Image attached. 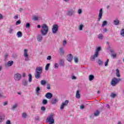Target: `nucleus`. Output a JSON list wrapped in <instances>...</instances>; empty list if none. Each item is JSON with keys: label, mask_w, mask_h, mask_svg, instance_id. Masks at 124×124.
<instances>
[{"label": "nucleus", "mask_w": 124, "mask_h": 124, "mask_svg": "<svg viewBox=\"0 0 124 124\" xmlns=\"http://www.w3.org/2000/svg\"><path fill=\"white\" fill-rule=\"evenodd\" d=\"M28 77V81L29 82V83H31V81H32V76H31V74H29Z\"/></svg>", "instance_id": "obj_22"}, {"label": "nucleus", "mask_w": 124, "mask_h": 124, "mask_svg": "<svg viewBox=\"0 0 124 124\" xmlns=\"http://www.w3.org/2000/svg\"><path fill=\"white\" fill-rule=\"evenodd\" d=\"M104 31H105V32H106L107 31V29L106 28H105L104 29Z\"/></svg>", "instance_id": "obj_62"}, {"label": "nucleus", "mask_w": 124, "mask_h": 124, "mask_svg": "<svg viewBox=\"0 0 124 124\" xmlns=\"http://www.w3.org/2000/svg\"><path fill=\"white\" fill-rule=\"evenodd\" d=\"M13 64V61H10L8 62L7 63V66H12V65Z\"/></svg>", "instance_id": "obj_29"}, {"label": "nucleus", "mask_w": 124, "mask_h": 124, "mask_svg": "<svg viewBox=\"0 0 124 124\" xmlns=\"http://www.w3.org/2000/svg\"><path fill=\"white\" fill-rule=\"evenodd\" d=\"M99 114H100V112L98 110H97L94 112L93 115L94 117H97L99 116Z\"/></svg>", "instance_id": "obj_20"}, {"label": "nucleus", "mask_w": 124, "mask_h": 124, "mask_svg": "<svg viewBox=\"0 0 124 124\" xmlns=\"http://www.w3.org/2000/svg\"><path fill=\"white\" fill-rule=\"evenodd\" d=\"M69 102V101H68V100H65L64 102H62L60 106L61 110H63L64 107H65V106H67Z\"/></svg>", "instance_id": "obj_10"}, {"label": "nucleus", "mask_w": 124, "mask_h": 124, "mask_svg": "<svg viewBox=\"0 0 124 124\" xmlns=\"http://www.w3.org/2000/svg\"><path fill=\"white\" fill-rule=\"evenodd\" d=\"M58 101H59L58 99L54 98V99L51 100V103L52 104H56L57 103V102H58Z\"/></svg>", "instance_id": "obj_21"}, {"label": "nucleus", "mask_w": 124, "mask_h": 124, "mask_svg": "<svg viewBox=\"0 0 124 124\" xmlns=\"http://www.w3.org/2000/svg\"><path fill=\"white\" fill-rule=\"evenodd\" d=\"M107 108H109L110 107L109 106V105L107 104Z\"/></svg>", "instance_id": "obj_64"}, {"label": "nucleus", "mask_w": 124, "mask_h": 124, "mask_svg": "<svg viewBox=\"0 0 124 124\" xmlns=\"http://www.w3.org/2000/svg\"><path fill=\"white\" fill-rule=\"evenodd\" d=\"M39 91H40V88L39 87H37V88L36 89V93L37 95L39 94Z\"/></svg>", "instance_id": "obj_36"}, {"label": "nucleus", "mask_w": 124, "mask_h": 124, "mask_svg": "<svg viewBox=\"0 0 124 124\" xmlns=\"http://www.w3.org/2000/svg\"><path fill=\"white\" fill-rule=\"evenodd\" d=\"M74 10L71 9L68 10L67 12V15H68V16H72L74 14Z\"/></svg>", "instance_id": "obj_13"}, {"label": "nucleus", "mask_w": 124, "mask_h": 124, "mask_svg": "<svg viewBox=\"0 0 124 124\" xmlns=\"http://www.w3.org/2000/svg\"><path fill=\"white\" fill-rule=\"evenodd\" d=\"M108 62H109V59H107L106 62H105V66H107V65H108Z\"/></svg>", "instance_id": "obj_46"}, {"label": "nucleus", "mask_w": 124, "mask_h": 124, "mask_svg": "<svg viewBox=\"0 0 124 124\" xmlns=\"http://www.w3.org/2000/svg\"><path fill=\"white\" fill-rule=\"evenodd\" d=\"M41 110H42V111H45V110H46V108L44 107H42L41 108Z\"/></svg>", "instance_id": "obj_54"}, {"label": "nucleus", "mask_w": 124, "mask_h": 124, "mask_svg": "<svg viewBox=\"0 0 124 124\" xmlns=\"http://www.w3.org/2000/svg\"><path fill=\"white\" fill-rule=\"evenodd\" d=\"M6 98V96L3 95L1 93H0V98Z\"/></svg>", "instance_id": "obj_49"}, {"label": "nucleus", "mask_w": 124, "mask_h": 124, "mask_svg": "<svg viewBox=\"0 0 124 124\" xmlns=\"http://www.w3.org/2000/svg\"><path fill=\"white\" fill-rule=\"evenodd\" d=\"M107 25V21H104L103 22V23L102 24V27H105Z\"/></svg>", "instance_id": "obj_39"}, {"label": "nucleus", "mask_w": 124, "mask_h": 124, "mask_svg": "<svg viewBox=\"0 0 124 124\" xmlns=\"http://www.w3.org/2000/svg\"><path fill=\"white\" fill-rule=\"evenodd\" d=\"M76 97L77 98H80L81 97V94H80V91L77 90L76 93Z\"/></svg>", "instance_id": "obj_18"}, {"label": "nucleus", "mask_w": 124, "mask_h": 124, "mask_svg": "<svg viewBox=\"0 0 124 124\" xmlns=\"http://www.w3.org/2000/svg\"><path fill=\"white\" fill-rule=\"evenodd\" d=\"M67 44V41L66 40H63L62 42L63 46H66Z\"/></svg>", "instance_id": "obj_42"}, {"label": "nucleus", "mask_w": 124, "mask_h": 124, "mask_svg": "<svg viewBox=\"0 0 124 124\" xmlns=\"http://www.w3.org/2000/svg\"><path fill=\"white\" fill-rule=\"evenodd\" d=\"M22 76H23V77H26V74H25V73H23L22 74Z\"/></svg>", "instance_id": "obj_60"}, {"label": "nucleus", "mask_w": 124, "mask_h": 124, "mask_svg": "<svg viewBox=\"0 0 124 124\" xmlns=\"http://www.w3.org/2000/svg\"><path fill=\"white\" fill-rule=\"evenodd\" d=\"M17 107H18V104H15L14 105H13L11 109L12 110H15V109H16Z\"/></svg>", "instance_id": "obj_31"}, {"label": "nucleus", "mask_w": 124, "mask_h": 124, "mask_svg": "<svg viewBox=\"0 0 124 124\" xmlns=\"http://www.w3.org/2000/svg\"><path fill=\"white\" fill-rule=\"evenodd\" d=\"M54 68L55 69L59 68V64H58L57 63H55L54 64Z\"/></svg>", "instance_id": "obj_45"}, {"label": "nucleus", "mask_w": 124, "mask_h": 124, "mask_svg": "<svg viewBox=\"0 0 124 124\" xmlns=\"http://www.w3.org/2000/svg\"><path fill=\"white\" fill-rule=\"evenodd\" d=\"M37 28L38 29H40V28H41V26L40 25H37Z\"/></svg>", "instance_id": "obj_61"}, {"label": "nucleus", "mask_w": 124, "mask_h": 124, "mask_svg": "<svg viewBox=\"0 0 124 124\" xmlns=\"http://www.w3.org/2000/svg\"><path fill=\"white\" fill-rule=\"evenodd\" d=\"M80 109H84V108H85V106H84V105H82L80 106Z\"/></svg>", "instance_id": "obj_55"}, {"label": "nucleus", "mask_w": 124, "mask_h": 124, "mask_svg": "<svg viewBox=\"0 0 124 124\" xmlns=\"http://www.w3.org/2000/svg\"><path fill=\"white\" fill-rule=\"evenodd\" d=\"M103 14V9L101 8L99 11V14L98 16V21H99L102 18V15Z\"/></svg>", "instance_id": "obj_11"}, {"label": "nucleus", "mask_w": 124, "mask_h": 124, "mask_svg": "<svg viewBox=\"0 0 124 124\" xmlns=\"http://www.w3.org/2000/svg\"><path fill=\"white\" fill-rule=\"evenodd\" d=\"M93 79H94V76H93V75H89V81H93Z\"/></svg>", "instance_id": "obj_27"}, {"label": "nucleus", "mask_w": 124, "mask_h": 124, "mask_svg": "<svg viewBox=\"0 0 124 124\" xmlns=\"http://www.w3.org/2000/svg\"><path fill=\"white\" fill-rule=\"evenodd\" d=\"M7 104H8V102H7V101H5L3 103V106H6V105H7Z\"/></svg>", "instance_id": "obj_53"}, {"label": "nucleus", "mask_w": 124, "mask_h": 124, "mask_svg": "<svg viewBox=\"0 0 124 124\" xmlns=\"http://www.w3.org/2000/svg\"><path fill=\"white\" fill-rule=\"evenodd\" d=\"M14 19H18V15H16L14 16Z\"/></svg>", "instance_id": "obj_59"}, {"label": "nucleus", "mask_w": 124, "mask_h": 124, "mask_svg": "<svg viewBox=\"0 0 124 124\" xmlns=\"http://www.w3.org/2000/svg\"><path fill=\"white\" fill-rule=\"evenodd\" d=\"M100 51H101V46H98L96 48L94 54L91 56V60L92 61H95V59L98 57Z\"/></svg>", "instance_id": "obj_2"}, {"label": "nucleus", "mask_w": 124, "mask_h": 124, "mask_svg": "<svg viewBox=\"0 0 124 124\" xmlns=\"http://www.w3.org/2000/svg\"><path fill=\"white\" fill-rule=\"evenodd\" d=\"M51 85H50V84H47V87H46V89H47V90H50L51 89Z\"/></svg>", "instance_id": "obj_48"}, {"label": "nucleus", "mask_w": 124, "mask_h": 124, "mask_svg": "<svg viewBox=\"0 0 124 124\" xmlns=\"http://www.w3.org/2000/svg\"><path fill=\"white\" fill-rule=\"evenodd\" d=\"M116 96H117V94L115 93H111L110 97H111L112 98H115Z\"/></svg>", "instance_id": "obj_35"}, {"label": "nucleus", "mask_w": 124, "mask_h": 124, "mask_svg": "<svg viewBox=\"0 0 124 124\" xmlns=\"http://www.w3.org/2000/svg\"><path fill=\"white\" fill-rule=\"evenodd\" d=\"M74 61L75 63H77L79 62L78 57H77V56H75L74 58Z\"/></svg>", "instance_id": "obj_32"}, {"label": "nucleus", "mask_w": 124, "mask_h": 124, "mask_svg": "<svg viewBox=\"0 0 124 124\" xmlns=\"http://www.w3.org/2000/svg\"><path fill=\"white\" fill-rule=\"evenodd\" d=\"M109 51L111 53V57L112 59H116L117 58V54L115 53V50L114 49L110 48Z\"/></svg>", "instance_id": "obj_12"}, {"label": "nucleus", "mask_w": 124, "mask_h": 124, "mask_svg": "<svg viewBox=\"0 0 124 124\" xmlns=\"http://www.w3.org/2000/svg\"><path fill=\"white\" fill-rule=\"evenodd\" d=\"M22 75H21V74H20L19 73H16L15 74L14 76V80H15V81H20Z\"/></svg>", "instance_id": "obj_7"}, {"label": "nucleus", "mask_w": 124, "mask_h": 124, "mask_svg": "<svg viewBox=\"0 0 124 124\" xmlns=\"http://www.w3.org/2000/svg\"><path fill=\"white\" fill-rule=\"evenodd\" d=\"M78 14H82V10L79 9L78 11Z\"/></svg>", "instance_id": "obj_51"}, {"label": "nucleus", "mask_w": 124, "mask_h": 124, "mask_svg": "<svg viewBox=\"0 0 124 124\" xmlns=\"http://www.w3.org/2000/svg\"><path fill=\"white\" fill-rule=\"evenodd\" d=\"M39 19V17H38V16H34V17L33 18V19L34 21H37V20H38Z\"/></svg>", "instance_id": "obj_47"}, {"label": "nucleus", "mask_w": 124, "mask_h": 124, "mask_svg": "<svg viewBox=\"0 0 124 124\" xmlns=\"http://www.w3.org/2000/svg\"><path fill=\"white\" fill-rule=\"evenodd\" d=\"M36 38L38 42H41V41H42V40L43 39V36H42V35L38 34L37 35Z\"/></svg>", "instance_id": "obj_14"}, {"label": "nucleus", "mask_w": 124, "mask_h": 124, "mask_svg": "<svg viewBox=\"0 0 124 124\" xmlns=\"http://www.w3.org/2000/svg\"><path fill=\"white\" fill-rule=\"evenodd\" d=\"M2 18H3V16H2V15L0 14V20L2 19Z\"/></svg>", "instance_id": "obj_58"}, {"label": "nucleus", "mask_w": 124, "mask_h": 124, "mask_svg": "<svg viewBox=\"0 0 124 124\" xmlns=\"http://www.w3.org/2000/svg\"><path fill=\"white\" fill-rule=\"evenodd\" d=\"M41 33L43 36H45L47 33H48V31H49V28L47 25L44 24L41 26Z\"/></svg>", "instance_id": "obj_1"}, {"label": "nucleus", "mask_w": 124, "mask_h": 124, "mask_svg": "<svg viewBox=\"0 0 124 124\" xmlns=\"http://www.w3.org/2000/svg\"><path fill=\"white\" fill-rule=\"evenodd\" d=\"M58 29H59V26H58V25L57 24L54 25L52 28V33H54V34L57 33Z\"/></svg>", "instance_id": "obj_9"}, {"label": "nucleus", "mask_w": 124, "mask_h": 124, "mask_svg": "<svg viewBox=\"0 0 124 124\" xmlns=\"http://www.w3.org/2000/svg\"><path fill=\"white\" fill-rule=\"evenodd\" d=\"M115 74L116 77H118V78H120V77H121V74L120 73V70H119V69H116Z\"/></svg>", "instance_id": "obj_16"}, {"label": "nucleus", "mask_w": 124, "mask_h": 124, "mask_svg": "<svg viewBox=\"0 0 124 124\" xmlns=\"http://www.w3.org/2000/svg\"><path fill=\"white\" fill-rule=\"evenodd\" d=\"M23 56L24 58H25V61H26V62L30 61V58H29V53H28V49H24Z\"/></svg>", "instance_id": "obj_6"}, {"label": "nucleus", "mask_w": 124, "mask_h": 124, "mask_svg": "<svg viewBox=\"0 0 124 124\" xmlns=\"http://www.w3.org/2000/svg\"><path fill=\"white\" fill-rule=\"evenodd\" d=\"M97 63L100 66H102V65H103V61H101L100 59H99L98 60Z\"/></svg>", "instance_id": "obj_24"}, {"label": "nucleus", "mask_w": 124, "mask_h": 124, "mask_svg": "<svg viewBox=\"0 0 124 124\" xmlns=\"http://www.w3.org/2000/svg\"><path fill=\"white\" fill-rule=\"evenodd\" d=\"M47 84V81L45 80H42L41 81V85L42 86H45Z\"/></svg>", "instance_id": "obj_28"}, {"label": "nucleus", "mask_w": 124, "mask_h": 124, "mask_svg": "<svg viewBox=\"0 0 124 124\" xmlns=\"http://www.w3.org/2000/svg\"><path fill=\"white\" fill-rule=\"evenodd\" d=\"M59 54L60 56H63V55H64V50H63V48L61 47L60 48Z\"/></svg>", "instance_id": "obj_17"}, {"label": "nucleus", "mask_w": 124, "mask_h": 124, "mask_svg": "<svg viewBox=\"0 0 124 124\" xmlns=\"http://www.w3.org/2000/svg\"><path fill=\"white\" fill-rule=\"evenodd\" d=\"M60 65L61 66H63L64 65V60L61 59L60 61Z\"/></svg>", "instance_id": "obj_25"}, {"label": "nucleus", "mask_w": 124, "mask_h": 124, "mask_svg": "<svg viewBox=\"0 0 124 124\" xmlns=\"http://www.w3.org/2000/svg\"><path fill=\"white\" fill-rule=\"evenodd\" d=\"M49 67H50V63H47L46 66L45 70H48V69H49Z\"/></svg>", "instance_id": "obj_40"}, {"label": "nucleus", "mask_w": 124, "mask_h": 124, "mask_svg": "<svg viewBox=\"0 0 124 124\" xmlns=\"http://www.w3.org/2000/svg\"><path fill=\"white\" fill-rule=\"evenodd\" d=\"M72 80H76L77 78H76V77H75V76H73V77H72Z\"/></svg>", "instance_id": "obj_56"}, {"label": "nucleus", "mask_w": 124, "mask_h": 124, "mask_svg": "<svg viewBox=\"0 0 124 124\" xmlns=\"http://www.w3.org/2000/svg\"><path fill=\"white\" fill-rule=\"evenodd\" d=\"M13 27H10L9 29V33H13Z\"/></svg>", "instance_id": "obj_37"}, {"label": "nucleus", "mask_w": 124, "mask_h": 124, "mask_svg": "<svg viewBox=\"0 0 124 124\" xmlns=\"http://www.w3.org/2000/svg\"><path fill=\"white\" fill-rule=\"evenodd\" d=\"M20 24H21V20H17L16 23V25H20Z\"/></svg>", "instance_id": "obj_50"}, {"label": "nucleus", "mask_w": 124, "mask_h": 124, "mask_svg": "<svg viewBox=\"0 0 124 124\" xmlns=\"http://www.w3.org/2000/svg\"><path fill=\"white\" fill-rule=\"evenodd\" d=\"M47 103H48V101H47V100H43V104L46 105L47 104Z\"/></svg>", "instance_id": "obj_44"}, {"label": "nucleus", "mask_w": 124, "mask_h": 124, "mask_svg": "<svg viewBox=\"0 0 124 124\" xmlns=\"http://www.w3.org/2000/svg\"><path fill=\"white\" fill-rule=\"evenodd\" d=\"M84 28H85V26H84V24H80L78 26L79 31H82L83 30V29H84Z\"/></svg>", "instance_id": "obj_23"}, {"label": "nucleus", "mask_w": 124, "mask_h": 124, "mask_svg": "<svg viewBox=\"0 0 124 124\" xmlns=\"http://www.w3.org/2000/svg\"><path fill=\"white\" fill-rule=\"evenodd\" d=\"M22 116L23 119H26V118H28V114L26 112L22 113Z\"/></svg>", "instance_id": "obj_30"}, {"label": "nucleus", "mask_w": 124, "mask_h": 124, "mask_svg": "<svg viewBox=\"0 0 124 124\" xmlns=\"http://www.w3.org/2000/svg\"><path fill=\"white\" fill-rule=\"evenodd\" d=\"M5 117L4 115L0 116V123H1L4 120Z\"/></svg>", "instance_id": "obj_34"}, {"label": "nucleus", "mask_w": 124, "mask_h": 124, "mask_svg": "<svg viewBox=\"0 0 124 124\" xmlns=\"http://www.w3.org/2000/svg\"><path fill=\"white\" fill-rule=\"evenodd\" d=\"M121 81V78H117L115 77H114L112 78L111 81H110V85L112 87H116L119 83Z\"/></svg>", "instance_id": "obj_3"}, {"label": "nucleus", "mask_w": 124, "mask_h": 124, "mask_svg": "<svg viewBox=\"0 0 124 124\" xmlns=\"http://www.w3.org/2000/svg\"><path fill=\"white\" fill-rule=\"evenodd\" d=\"M42 67H37L36 68V74L35 75V77L36 79H39L40 78V75L42 73Z\"/></svg>", "instance_id": "obj_4"}, {"label": "nucleus", "mask_w": 124, "mask_h": 124, "mask_svg": "<svg viewBox=\"0 0 124 124\" xmlns=\"http://www.w3.org/2000/svg\"><path fill=\"white\" fill-rule=\"evenodd\" d=\"M120 35L123 36V37H124V29H122L120 31Z\"/></svg>", "instance_id": "obj_33"}, {"label": "nucleus", "mask_w": 124, "mask_h": 124, "mask_svg": "<svg viewBox=\"0 0 124 124\" xmlns=\"http://www.w3.org/2000/svg\"><path fill=\"white\" fill-rule=\"evenodd\" d=\"M113 24L114 25H115V26H119V25H120V21L118 20V19H115L113 21Z\"/></svg>", "instance_id": "obj_19"}, {"label": "nucleus", "mask_w": 124, "mask_h": 124, "mask_svg": "<svg viewBox=\"0 0 124 124\" xmlns=\"http://www.w3.org/2000/svg\"><path fill=\"white\" fill-rule=\"evenodd\" d=\"M117 124H122V122L119 121L118 122Z\"/></svg>", "instance_id": "obj_63"}, {"label": "nucleus", "mask_w": 124, "mask_h": 124, "mask_svg": "<svg viewBox=\"0 0 124 124\" xmlns=\"http://www.w3.org/2000/svg\"><path fill=\"white\" fill-rule=\"evenodd\" d=\"M6 124H11V123H10V121L9 120H7L6 122Z\"/></svg>", "instance_id": "obj_57"}, {"label": "nucleus", "mask_w": 124, "mask_h": 124, "mask_svg": "<svg viewBox=\"0 0 124 124\" xmlns=\"http://www.w3.org/2000/svg\"><path fill=\"white\" fill-rule=\"evenodd\" d=\"M23 85H24V86H27V85H28V81L24 80L23 81Z\"/></svg>", "instance_id": "obj_41"}, {"label": "nucleus", "mask_w": 124, "mask_h": 124, "mask_svg": "<svg viewBox=\"0 0 124 124\" xmlns=\"http://www.w3.org/2000/svg\"><path fill=\"white\" fill-rule=\"evenodd\" d=\"M45 97H46V98H47L48 99H51V98L53 97V94H52V93H47L45 95Z\"/></svg>", "instance_id": "obj_15"}, {"label": "nucleus", "mask_w": 124, "mask_h": 124, "mask_svg": "<svg viewBox=\"0 0 124 124\" xmlns=\"http://www.w3.org/2000/svg\"><path fill=\"white\" fill-rule=\"evenodd\" d=\"M66 60L68 62H72L73 61V55L72 54H68L66 56Z\"/></svg>", "instance_id": "obj_8"}, {"label": "nucleus", "mask_w": 124, "mask_h": 124, "mask_svg": "<svg viewBox=\"0 0 124 124\" xmlns=\"http://www.w3.org/2000/svg\"><path fill=\"white\" fill-rule=\"evenodd\" d=\"M25 27H26V29H29L31 27V24L29 23H26Z\"/></svg>", "instance_id": "obj_43"}, {"label": "nucleus", "mask_w": 124, "mask_h": 124, "mask_svg": "<svg viewBox=\"0 0 124 124\" xmlns=\"http://www.w3.org/2000/svg\"><path fill=\"white\" fill-rule=\"evenodd\" d=\"M98 38L99 39H103V35H102V34H99L98 35Z\"/></svg>", "instance_id": "obj_38"}, {"label": "nucleus", "mask_w": 124, "mask_h": 124, "mask_svg": "<svg viewBox=\"0 0 124 124\" xmlns=\"http://www.w3.org/2000/svg\"><path fill=\"white\" fill-rule=\"evenodd\" d=\"M16 35H17V37L20 38V37H22V36H23V34L22 33V32L19 31L17 32Z\"/></svg>", "instance_id": "obj_26"}, {"label": "nucleus", "mask_w": 124, "mask_h": 124, "mask_svg": "<svg viewBox=\"0 0 124 124\" xmlns=\"http://www.w3.org/2000/svg\"><path fill=\"white\" fill-rule=\"evenodd\" d=\"M51 59H52V57L51 56H48L46 58V60L47 61H50L51 60Z\"/></svg>", "instance_id": "obj_52"}, {"label": "nucleus", "mask_w": 124, "mask_h": 124, "mask_svg": "<svg viewBox=\"0 0 124 124\" xmlns=\"http://www.w3.org/2000/svg\"><path fill=\"white\" fill-rule=\"evenodd\" d=\"M55 114L54 113H51L48 117L46 118V122L48 123L49 124H55V120L54 119V117Z\"/></svg>", "instance_id": "obj_5"}]
</instances>
